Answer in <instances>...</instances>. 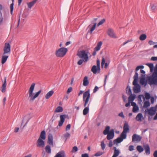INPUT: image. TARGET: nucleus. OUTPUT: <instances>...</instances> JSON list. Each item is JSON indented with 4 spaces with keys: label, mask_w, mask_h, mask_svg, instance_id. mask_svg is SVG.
Returning a JSON list of instances; mask_svg holds the SVG:
<instances>
[{
    "label": "nucleus",
    "mask_w": 157,
    "mask_h": 157,
    "mask_svg": "<svg viewBox=\"0 0 157 157\" xmlns=\"http://www.w3.org/2000/svg\"><path fill=\"white\" fill-rule=\"evenodd\" d=\"M90 98V94L89 90L85 91L83 95V101L84 102V106L85 107L83 111V114L84 115L87 114L89 111Z\"/></svg>",
    "instance_id": "1"
},
{
    "label": "nucleus",
    "mask_w": 157,
    "mask_h": 157,
    "mask_svg": "<svg viewBox=\"0 0 157 157\" xmlns=\"http://www.w3.org/2000/svg\"><path fill=\"white\" fill-rule=\"evenodd\" d=\"M10 45L9 43H6L3 48V52L2 58L1 63L4 64L6 61L10 53Z\"/></svg>",
    "instance_id": "2"
},
{
    "label": "nucleus",
    "mask_w": 157,
    "mask_h": 157,
    "mask_svg": "<svg viewBox=\"0 0 157 157\" xmlns=\"http://www.w3.org/2000/svg\"><path fill=\"white\" fill-rule=\"evenodd\" d=\"M148 81L150 85H157V63L154 68V72L152 75L148 77Z\"/></svg>",
    "instance_id": "3"
},
{
    "label": "nucleus",
    "mask_w": 157,
    "mask_h": 157,
    "mask_svg": "<svg viewBox=\"0 0 157 157\" xmlns=\"http://www.w3.org/2000/svg\"><path fill=\"white\" fill-rule=\"evenodd\" d=\"M35 86V84L34 83H33L31 84L29 91V97L30 98V101H33L36 98L38 97L41 92V90H40L38 92L34 94V95H33Z\"/></svg>",
    "instance_id": "4"
},
{
    "label": "nucleus",
    "mask_w": 157,
    "mask_h": 157,
    "mask_svg": "<svg viewBox=\"0 0 157 157\" xmlns=\"http://www.w3.org/2000/svg\"><path fill=\"white\" fill-rule=\"evenodd\" d=\"M89 54V53L87 50H82L78 52L77 55L79 58L83 59L85 62H86L88 59Z\"/></svg>",
    "instance_id": "5"
},
{
    "label": "nucleus",
    "mask_w": 157,
    "mask_h": 157,
    "mask_svg": "<svg viewBox=\"0 0 157 157\" xmlns=\"http://www.w3.org/2000/svg\"><path fill=\"white\" fill-rule=\"evenodd\" d=\"M67 51V48H61L56 51L55 54L57 57H62L65 55Z\"/></svg>",
    "instance_id": "6"
},
{
    "label": "nucleus",
    "mask_w": 157,
    "mask_h": 157,
    "mask_svg": "<svg viewBox=\"0 0 157 157\" xmlns=\"http://www.w3.org/2000/svg\"><path fill=\"white\" fill-rule=\"evenodd\" d=\"M100 61L99 59L97 60V66L94 65L91 69V71L94 74L99 73L100 71Z\"/></svg>",
    "instance_id": "7"
},
{
    "label": "nucleus",
    "mask_w": 157,
    "mask_h": 157,
    "mask_svg": "<svg viewBox=\"0 0 157 157\" xmlns=\"http://www.w3.org/2000/svg\"><path fill=\"white\" fill-rule=\"evenodd\" d=\"M141 137L140 136L135 134L132 136V141L138 143L141 141Z\"/></svg>",
    "instance_id": "8"
},
{
    "label": "nucleus",
    "mask_w": 157,
    "mask_h": 157,
    "mask_svg": "<svg viewBox=\"0 0 157 157\" xmlns=\"http://www.w3.org/2000/svg\"><path fill=\"white\" fill-rule=\"evenodd\" d=\"M68 116L66 114L61 115L60 116V120L59 121L58 126H61L65 121L66 118Z\"/></svg>",
    "instance_id": "9"
},
{
    "label": "nucleus",
    "mask_w": 157,
    "mask_h": 157,
    "mask_svg": "<svg viewBox=\"0 0 157 157\" xmlns=\"http://www.w3.org/2000/svg\"><path fill=\"white\" fill-rule=\"evenodd\" d=\"M102 44V43L101 41H100L98 42L96 47L94 49L92 54L93 56H95L96 54V52L100 50Z\"/></svg>",
    "instance_id": "10"
},
{
    "label": "nucleus",
    "mask_w": 157,
    "mask_h": 157,
    "mask_svg": "<svg viewBox=\"0 0 157 157\" xmlns=\"http://www.w3.org/2000/svg\"><path fill=\"white\" fill-rule=\"evenodd\" d=\"M44 140L38 138L36 142L37 146L40 147H43L45 145Z\"/></svg>",
    "instance_id": "11"
},
{
    "label": "nucleus",
    "mask_w": 157,
    "mask_h": 157,
    "mask_svg": "<svg viewBox=\"0 0 157 157\" xmlns=\"http://www.w3.org/2000/svg\"><path fill=\"white\" fill-rule=\"evenodd\" d=\"M145 112L147 113L149 115L153 116L155 113V109L153 107L150 108L149 109H147L145 110Z\"/></svg>",
    "instance_id": "12"
},
{
    "label": "nucleus",
    "mask_w": 157,
    "mask_h": 157,
    "mask_svg": "<svg viewBox=\"0 0 157 157\" xmlns=\"http://www.w3.org/2000/svg\"><path fill=\"white\" fill-rule=\"evenodd\" d=\"M107 139L108 140H110L113 138L114 136V130L113 129H111L109 133L107 134Z\"/></svg>",
    "instance_id": "13"
},
{
    "label": "nucleus",
    "mask_w": 157,
    "mask_h": 157,
    "mask_svg": "<svg viewBox=\"0 0 157 157\" xmlns=\"http://www.w3.org/2000/svg\"><path fill=\"white\" fill-rule=\"evenodd\" d=\"M6 77L4 78V80L2 82V84L1 87V91L2 93H4L6 90Z\"/></svg>",
    "instance_id": "14"
},
{
    "label": "nucleus",
    "mask_w": 157,
    "mask_h": 157,
    "mask_svg": "<svg viewBox=\"0 0 157 157\" xmlns=\"http://www.w3.org/2000/svg\"><path fill=\"white\" fill-rule=\"evenodd\" d=\"M145 75H141V78H140V83L142 85L145 86L147 85V81L145 80Z\"/></svg>",
    "instance_id": "15"
},
{
    "label": "nucleus",
    "mask_w": 157,
    "mask_h": 157,
    "mask_svg": "<svg viewBox=\"0 0 157 157\" xmlns=\"http://www.w3.org/2000/svg\"><path fill=\"white\" fill-rule=\"evenodd\" d=\"M54 157H66V155L64 151H59Z\"/></svg>",
    "instance_id": "16"
},
{
    "label": "nucleus",
    "mask_w": 157,
    "mask_h": 157,
    "mask_svg": "<svg viewBox=\"0 0 157 157\" xmlns=\"http://www.w3.org/2000/svg\"><path fill=\"white\" fill-rule=\"evenodd\" d=\"M141 86L139 84L134 86L133 87L134 92L135 93H137L140 91Z\"/></svg>",
    "instance_id": "17"
},
{
    "label": "nucleus",
    "mask_w": 157,
    "mask_h": 157,
    "mask_svg": "<svg viewBox=\"0 0 157 157\" xmlns=\"http://www.w3.org/2000/svg\"><path fill=\"white\" fill-rule=\"evenodd\" d=\"M108 34L110 37L113 38H116L117 37L114 34L113 30L111 29H109L108 31Z\"/></svg>",
    "instance_id": "18"
},
{
    "label": "nucleus",
    "mask_w": 157,
    "mask_h": 157,
    "mask_svg": "<svg viewBox=\"0 0 157 157\" xmlns=\"http://www.w3.org/2000/svg\"><path fill=\"white\" fill-rule=\"evenodd\" d=\"M143 147L145 150V153L147 155H149L150 154V149L148 145H144Z\"/></svg>",
    "instance_id": "19"
},
{
    "label": "nucleus",
    "mask_w": 157,
    "mask_h": 157,
    "mask_svg": "<svg viewBox=\"0 0 157 157\" xmlns=\"http://www.w3.org/2000/svg\"><path fill=\"white\" fill-rule=\"evenodd\" d=\"M53 138L52 134H49L48 136V143L50 145L53 146Z\"/></svg>",
    "instance_id": "20"
},
{
    "label": "nucleus",
    "mask_w": 157,
    "mask_h": 157,
    "mask_svg": "<svg viewBox=\"0 0 157 157\" xmlns=\"http://www.w3.org/2000/svg\"><path fill=\"white\" fill-rule=\"evenodd\" d=\"M144 119L143 115L141 113H138L136 117V119L138 121H141Z\"/></svg>",
    "instance_id": "21"
},
{
    "label": "nucleus",
    "mask_w": 157,
    "mask_h": 157,
    "mask_svg": "<svg viewBox=\"0 0 157 157\" xmlns=\"http://www.w3.org/2000/svg\"><path fill=\"white\" fill-rule=\"evenodd\" d=\"M129 130V126L128 124L126 122H125L123 127V132L127 133Z\"/></svg>",
    "instance_id": "22"
},
{
    "label": "nucleus",
    "mask_w": 157,
    "mask_h": 157,
    "mask_svg": "<svg viewBox=\"0 0 157 157\" xmlns=\"http://www.w3.org/2000/svg\"><path fill=\"white\" fill-rule=\"evenodd\" d=\"M38 0H33L32 1L27 3V4L28 5V8L30 9H31Z\"/></svg>",
    "instance_id": "23"
},
{
    "label": "nucleus",
    "mask_w": 157,
    "mask_h": 157,
    "mask_svg": "<svg viewBox=\"0 0 157 157\" xmlns=\"http://www.w3.org/2000/svg\"><path fill=\"white\" fill-rule=\"evenodd\" d=\"M31 118V117H30V114H28L26 115L25 116H24V118L23 119L22 123H23L24 121H26V124H27L28 123V121H29V120Z\"/></svg>",
    "instance_id": "24"
},
{
    "label": "nucleus",
    "mask_w": 157,
    "mask_h": 157,
    "mask_svg": "<svg viewBox=\"0 0 157 157\" xmlns=\"http://www.w3.org/2000/svg\"><path fill=\"white\" fill-rule=\"evenodd\" d=\"M150 7L151 10L153 11L157 10V3H151Z\"/></svg>",
    "instance_id": "25"
},
{
    "label": "nucleus",
    "mask_w": 157,
    "mask_h": 157,
    "mask_svg": "<svg viewBox=\"0 0 157 157\" xmlns=\"http://www.w3.org/2000/svg\"><path fill=\"white\" fill-rule=\"evenodd\" d=\"M89 83V81L88 80V77L87 76H85L83 80V85L85 86H87Z\"/></svg>",
    "instance_id": "26"
},
{
    "label": "nucleus",
    "mask_w": 157,
    "mask_h": 157,
    "mask_svg": "<svg viewBox=\"0 0 157 157\" xmlns=\"http://www.w3.org/2000/svg\"><path fill=\"white\" fill-rule=\"evenodd\" d=\"M39 138L44 140L45 139V132L44 130L42 131L41 132L40 135V137Z\"/></svg>",
    "instance_id": "27"
},
{
    "label": "nucleus",
    "mask_w": 157,
    "mask_h": 157,
    "mask_svg": "<svg viewBox=\"0 0 157 157\" xmlns=\"http://www.w3.org/2000/svg\"><path fill=\"white\" fill-rule=\"evenodd\" d=\"M54 92L53 90L50 91L46 95L45 98L46 99H48L53 94Z\"/></svg>",
    "instance_id": "28"
},
{
    "label": "nucleus",
    "mask_w": 157,
    "mask_h": 157,
    "mask_svg": "<svg viewBox=\"0 0 157 157\" xmlns=\"http://www.w3.org/2000/svg\"><path fill=\"white\" fill-rule=\"evenodd\" d=\"M110 127L109 126H107L105 129L103 131V133L104 135H106L109 132Z\"/></svg>",
    "instance_id": "29"
},
{
    "label": "nucleus",
    "mask_w": 157,
    "mask_h": 157,
    "mask_svg": "<svg viewBox=\"0 0 157 157\" xmlns=\"http://www.w3.org/2000/svg\"><path fill=\"white\" fill-rule=\"evenodd\" d=\"M146 65L149 67L150 69V71L151 72H153L154 68L153 64L152 63H148L146 64Z\"/></svg>",
    "instance_id": "30"
},
{
    "label": "nucleus",
    "mask_w": 157,
    "mask_h": 157,
    "mask_svg": "<svg viewBox=\"0 0 157 157\" xmlns=\"http://www.w3.org/2000/svg\"><path fill=\"white\" fill-rule=\"evenodd\" d=\"M45 150L46 152L50 154L51 152V147L49 145H47L46 146Z\"/></svg>",
    "instance_id": "31"
},
{
    "label": "nucleus",
    "mask_w": 157,
    "mask_h": 157,
    "mask_svg": "<svg viewBox=\"0 0 157 157\" xmlns=\"http://www.w3.org/2000/svg\"><path fill=\"white\" fill-rule=\"evenodd\" d=\"M63 111V108L61 106H58L56 108L55 110V112L56 113H59L62 112Z\"/></svg>",
    "instance_id": "32"
},
{
    "label": "nucleus",
    "mask_w": 157,
    "mask_h": 157,
    "mask_svg": "<svg viewBox=\"0 0 157 157\" xmlns=\"http://www.w3.org/2000/svg\"><path fill=\"white\" fill-rule=\"evenodd\" d=\"M123 140L122 138L121 137H118L117 139L114 140V143L116 144H118L121 142Z\"/></svg>",
    "instance_id": "33"
},
{
    "label": "nucleus",
    "mask_w": 157,
    "mask_h": 157,
    "mask_svg": "<svg viewBox=\"0 0 157 157\" xmlns=\"http://www.w3.org/2000/svg\"><path fill=\"white\" fill-rule=\"evenodd\" d=\"M113 148L114 149V152L113 155L117 157L120 153L119 151L117 150L115 147H114Z\"/></svg>",
    "instance_id": "34"
},
{
    "label": "nucleus",
    "mask_w": 157,
    "mask_h": 157,
    "mask_svg": "<svg viewBox=\"0 0 157 157\" xmlns=\"http://www.w3.org/2000/svg\"><path fill=\"white\" fill-rule=\"evenodd\" d=\"M147 36L146 34H141L139 37V39L141 40H144L146 39Z\"/></svg>",
    "instance_id": "35"
},
{
    "label": "nucleus",
    "mask_w": 157,
    "mask_h": 157,
    "mask_svg": "<svg viewBox=\"0 0 157 157\" xmlns=\"http://www.w3.org/2000/svg\"><path fill=\"white\" fill-rule=\"evenodd\" d=\"M126 133L123 131L120 135V137L122 138L123 140L126 139L127 136Z\"/></svg>",
    "instance_id": "36"
},
{
    "label": "nucleus",
    "mask_w": 157,
    "mask_h": 157,
    "mask_svg": "<svg viewBox=\"0 0 157 157\" xmlns=\"http://www.w3.org/2000/svg\"><path fill=\"white\" fill-rule=\"evenodd\" d=\"M137 150L140 153H141L143 151L144 148L141 146H137L136 147Z\"/></svg>",
    "instance_id": "37"
},
{
    "label": "nucleus",
    "mask_w": 157,
    "mask_h": 157,
    "mask_svg": "<svg viewBox=\"0 0 157 157\" xmlns=\"http://www.w3.org/2000/svg\"><path fill=\"white\" fill-rule=\"evenodd\" d=\"M135 98V96L134 95H132V94L128 97V100L129 102H132L133 101Z\"/></svg>",
    "instance_id": "38"
},
{
    "label": "nucleus",
    "mask_w": 157,
    "mask_h": 157,
    "mask_svg": "<svg viewBox=\"0 0 157 157\" xmlns=\"http://www.w3.org/2000/svg\"><path fill=\"white\" fill-rule=\"evenodd\" d=\"M150 105V103L148 101H145L144 104V107L145 108H146L149 106Z\"/></svg>",
    "instance_id": "39"
},
{
    "label": "nucleus",
    "mask_w": 157,
    "mask_h": 157,
    "mask_svg": "<svg viewBox=\"0 0 157 157\" xmlns=\"http://www.w3.org/2000/svg\"><path fill=\"white\" fill-rule=\"evenodd\" d=\"M139 110V107L138 106H134L133 108L132 111L134 113H137Z\"/></svg>",
    "instance_id": "40"
},
{
    "label": "nucleus",
    "mask_w": 157,
    "mask_h": 157,
    "mask_svg": "<svg viewBox=\"0 0 157 157\" xmlns=\"http://www.w3.org/2000/svg\"><path fill=\"white\" fill-rule=\"evenodd\" d=\"M96 25H97L96 23H95L94 24L93 26L91 28V29H90V33H92V32L94 30V29H95Z\"/></svg>",
    "instance_id": "41"
},
{
    "label": "nucleus",
    "mask_w": 157,
    "mask_h": 157,
    "mask_svg": "<svg viewBox=\"0 0 157 157\" xmlns=\"http://www.w3.org/2000/svg\"><path fill=\"white\" fill-rule=\"evenodd\" d=\"M126 91L130 95L132 94V91L130 87L128 86H127L126 88Z\"/></svg>",
    "instance_id": "42"
},
{
    "label": "nucleus",
    "mask_w": 157,
    "mask_h": 157,
    "mask_svg": "<svg viewBox=\"0 0 157 157\" xmlns=\"http://www.w3.org/2000/svg\"><path fill=\"white\" fill-rule=\"evenodd\" d=\"M13 2H12V3L10 5V13L12 15L13 14Z\"/></svg>",
    "instance_id": "43"
},
{
    "label": "nucleus",
    "mask_w": 157,
    "mask_h": 157,
    "mask_svg": "<svg viewBox=\"0 0 157 157\" xmlns=\"http://www.w3.org/2000/svg\"><path fill=\"white\" fill-rule=\"evenodd\" d=\"M70 134L68 133L65 134L63 135V137L65 139V140L69 137H70Z\"/></svg>",
    "instance_id": "44"
},
{
    "label": "nucleus",
    "mask_w": 157,
    "mask_h": 157,
    "mask_svg": "<svg viewBox=\"0 0 157 157\" xmlns=\"http://www.w3.org/2000/svg\"><path fill=\"white\" fill-rule=\"evenodd\" d=\"M145 96L147 99H149L150 98V94L147 93H145Z\"/></svg>",
    "instance_id": "45"
},
{
    "label": "nucleus",
    "mask_w": 157,
    "mask_h": 157,
    "mask_svg": "<svg viewBox=\"0 0 157 157\" xmlns=\"http://www.w3.org/2000/svg\"><path fill=\"white\" fill-rule=\"evenodd\" d=\"M104 153L103 152L101 151L98 152L96 153L95 154V156H99L102 155Z\"/></svg>",
    "instance_id": "46"
},
{
    "label": "nucleus",
    "mask_w": 157,
    "mask_h": 157,
    "mask_svg": "<svg viewBox=\"0 0 157 157\" xmlns=\"http://www.w3.org/2000/svg\"><path fill=\"white\" fill-rule=\"evenodd\" d=\"M101 148L102 150H104L105 147V145L104 144V143L103 141H102L101 142Z\"/></svg>",
    "instance_id": "47"
},
{
    "label": "nucleus",
    "mask_w": 157,
    "mask_h": 157,
    "mask_svg": "<svg viewBox=\"0 0 157 157\" xmlns=\"http://www.w3.org/2000/svg\"><path fill=\"white\" fill-rule=\"evenodd\" d=\"M105 20L104 19H103L101 20L98 24V26H99V25H102L105 21Z\"/></svg>",
    "instance_id": "48"
},
{
    "label": "nucleus",
    "mask_w": 157,
    "mask_h": 157,
    "mask_svg": "<svg viewBox=\"0 0 157 157\" xmlns=\"http://www.w3.org/2000/svg\"><path fill=\"white\" fill-rule=\"evenodd\" d=\"M144 67L143 65H140L137 66L136 69V71H137L139 70L140 69H143Z\"/></svg>",
    "instance_id": "49"
},
{
    "label": "nucleus",
    "mask_w": 157,
    "mask_h": 157,
    "mask_svg": "<svg viewBox=\"0 0 157 157\" xmlns=\"http://www.w3.org/2000/svg\"><path fill=\"white\" fill-rule=\"evenodd\" d=\"M83 62H84V60L83 59H80L77 62L78 64L79 65H81Z\"/></svg>",
    "instance_id": "50"
},
{
    "label": "nucleus",
    "mask_w": 157,
    "mask_h": 157,
    "mask_svg": "<svg viewBox=\"0 0 157 157\" xmlns=\"http://www.w3.org/2000/svg\"><path fill=\"white\" fill-rule=\"evenodd\" d=\"M138 79H134L133 82V85L135 86H136L137 85L139 84L137 83Z\"/></svg>",
    "instance_id": "51"
},
{
    "label": "nucleus",
    "mask_w": 157,
    "mask_h": 157,
    "mask_svg": "<svg viewBox=\"0 0 157 157\" xmlns=\"http://www.w3.org/2000/svg\"><path fill=\"white\" fill-rule=\"evenodd\" d=\"M78 150V148L76 146H74L73 147L72 152H76Z\"/></svg>",
    "instance_id": "52"
},
{
    "label": "nucleus",
    "mask_w": 157,
    "mask_h": 157,
    "mask_svg": "<svg viewBox=\"0 0 157 157\" xmlns=\"http://www.w3.org/2000/svg\"><path fill=\"white\" fill-rule=\"evenodd\" d=\"M134 149V147L133 145H130L128 149H129V151H132Z\"/></svg>",
    "instance_id": "53"
},
{
    "label": "nucleus",
    "mask_w": 157,
    "mask_h": 157,
    "mask_svg": "<svg viewBox=\"0 0 157 157\" xmlns=\"http://www.w3.org/2000/svg\"><path fill=\"white\" fill-rule=\"evenodd\" d=\"M118 116L120 117H121L123 118H124V116L123 114V112H121L118 115Z\"/></svg>",
    "instance_id": "54"
},
{
    "label": "nucleus",
    "mask_w": 157,
    "mask_h": 157,
    "mask_svg": "<svg viewBox=\"0 0 157 157\" xmlns=\"http://www.w3.org/2000/svg\"><path fill=\"white\" fill-rule=\"evenodd\" d=\"M105 63V59L104 58H102L101 60V67H103Z\"/></svg>",
    "instance_id": "55"
},
{
    "label": "nucleus",
    "mask_w": 157,
    "mask_h": 157,
    "mask_svg": "<svg viewBox=\"0 0 157 157\" xmlns=\"http://www.w3.org/2000/svg\"><path fill=\"white\" fill-rule=\"evenodd\" d=\"M134 79H138V74L137 72L135 73V74L134 76Z\"/></svg>",
    "instance_id": "56"
},
{
    "label": "nucleus",
    "mask_w": 157,
    "mask_h": 157,
    "mask_svg": "<svg viewBox=\"0 0 157 157\" xmlns=\"http://www.w3.org/2000/svg\"><path fill=\"white\" fill-rule=\"evenodd\" d=\"M72 88L71 87H70L67 89V93L69 94V93L71 92V91H72Z\"/></svg>",
    "instance_id": "57"
},
{
    "label": "nucleus",
    "mask_w": 157,
    "mask_h": 157,
    "mask_svg": "<svg viewBox=\"0 0 157 157\" xmlns=\"http://www.w3.org/2000/svg\"><path fill=\"white\" fill-rule=\"evenodd\" d=\"M71 128V125L70 124H68L67 125L66 128V130L67 131L69 130Z\"/></svg>",
    "instance_id": "58"
},
{
    "label": "nucleus",
    "mask_w": 157,
    "mask_h": 157,
    "mask_svg": "<svg viewBox=\"0 0 157 157\" xmlns=\"http://www.w3.org/2000/svg\"><path fill=\"white\" fill-rule=\"evenodd\" d=\"M155 43L152 40H150L148 41V44L150 45H153L155 44Z\"/></svg>",
    "instance_id": "59"
},
{
    "label": "nucleus",
    "mask_w": 157,
    "mask_h": 157,
    "mask_svg": "<svg viewBox=\"0 0 157 157\" xmlns=\"http://www.w3.org/2000/svg\"><path fill=\"white\" fill-rule=\"evenodd\" d=\"M81 157H89L87 153L82 154L81 155Z\"/></svg>",
    "instance_id": "60"
},
{
    "label": "nucleus",
    "mask_w": 157,
    "mask_h": 157,
    "mask_svg": "<svg viewBox=\"0 0 157 157\" xmlns=\"http://www.w3.org/2000/svg\"><path fill=\"white\" fill-rule=\"evenodd\" d=\"M151 59L152 61L157 60V57H151Z\"/></svg>",
    "instance_id": "61"
},
{
    "label": "nucleus",
    "mask_w": 157,
    "mask_h": 157,
    "mask_svg": "<svg viewBox=\"0 0 157 157\" xmlns=\"http://www.w3.org/2000/svg\"><path fill=\"white\" fill-rule=\"evenodd\" d=\"M98 90V87L97 86H95L94 90V92L95 93Z\"/></svg>",
    "instance_id": "62"
},
{
    "label": "nucleus",
    "mask_w": 157,
    "mask_h": 157,
    "mask_svg": "<svg viewBox=\"0 0 157 157\" xmlns=\"http://www.w3.org/2000/svg\"><path fill=\"white\" fill-rule=\"evenodd\" d=\"M153 155L154 157H157V150L155 151L154 154Z\"/></svg>",
    "instance_id": "63"
},
{
    "label": "nucleus",
    "mask_w": 157,
    "mask_h": 157,
    "mask_svg": "<svg viewBox=\"0 0 157 157\" xmlns=\"http://www.w3.org/2000/svg\"><path fill=\"white\" fill-rule=\"evenodd\" d=\"M151 101L152 104H153L154 101V97H152L151 99Z\"/></svg>",
    "instance_id": "64"
}]
</instances>
